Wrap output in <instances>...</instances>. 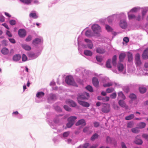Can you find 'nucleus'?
I'll return each instance as SVG.
<instances>
[{"label": "nucleus", "mask_w": 148, "mask_h": 148, "mask_svg": "<svg viewBox=\"0 0 148 148\" xmlns=\"http://www.w3.org/2000/svg\"><path fill=\"white\" fill-rule=\"evenodd\" d=\"M89 97V95L87 92H85L81 94H79L77 98L78 103L83 106L88 107L89 106V104L86 102L82 100L87 99Z\"/></svg>", "instance_id": "obj_1"}, {"label": "nucleus", "mask_w": 148, "mask_h": 148, "mask_svg": "<svg viewBox=\"0 0 148 148\" xmlns=\"http://www.w3.org/2000/svg\"><path fill=\"white\" fill-rule=\"evenodd\" d=\"M42 47H40L36 50L35 53L30 51L28 53V56L32 59H34L37 58L41 53Z\"/></svg>", "instance_id": "obj_2"}, {"label": "nucleus", "mask_w": 148, "mask_h": 148, "mask_svg": "<svg viewBox=\"0 0 148 148\" xmlns=\"http://www.w3.org/2000/svg\"><path fill=\"white\" fill-rule=\"evenodd\" d=\"M65 81L66 84L68 85L77 86V84L75 82L73 77L71 76H66V77Z\"/></svg>", "instance_id": "obj_3"}, {"label": "nucleus", "mask_w": 148, "mask_h": 148, "mask_svg": "<svg viewBox=\"0 0 148 148\" xmlns=\"http://www.w3.org/2000/svg\"><path fill=\"white\" fill-rule=\"evenodd\" d=\"M91 29L95 35H99L101 31L100 26L97 24H94L92 25Z\"/></svg>", "instance_id": "obj_4"}, {"label": "nucleus", "mask_w": 148, "mask_h": 148, "mask_svg": "<svg viewBox=\"0 0 148 148\" xmlns=\"http://www.w3.org/2000/svg\"><path fill=\"white\" fill-rule=\"evenodd\" d=\"M43 39L41 37L34 39L32 41V43L34 45H41L43 42Z\"/></svg>", "instance_id": "obj_5"}, {"label": "nucleus", "mask_w": 148, "mask_h": 148, "mask_svg": "<svg viewBox=\"0 0 148 148\" xmlns=\"http://www.w3.org/2000/svg\"><path fill=\"white\" fill-rule=\"evenodd\" d=\"M45 93L42 92H39L36 94L35 101L37 103H39L42 101L41 98H42L44 95Z\"/></svg>", "instance_id": "obj_6"}, {"label": "nucleus", "mask_w": 148, "mask_h": 148, "mask_svg": "<svg viewBox=\"0 0 148 148\" xmlns=\"http://www.w3.org/2000/svg\"><path fill=\"white\" fill-rule=\"evenodd\" d=\"M110 106L108 103L103 104L101 108V111L105 113H107L110 111Z\"/></svg>", "instance_id": "obj_7"}, {"label": "nucleus", "mask_w": 148, "mask_h": 148, "mask_svg": "<svg viewBox=\"0 0 148 148\" xmlns=\"http://www.w3.org/2000/svg\"><path fill=\"white\" fill-rule=\"evenodd\" d=\"M135 64L137 66L140 67L142 63L140 58V55L139 53L136 54L135 55Z\"/></svg>", "instance_id": "obj_8"}, {"label": "nucleus", "mask_w": 148, "mask_h": 148, "mask_svg": "<svg viewBox=\"0 0 148 148\" xmlns=\"http://www.w3.org/2000/svg\"><path fill=\"white\" fill-rule=\"evenodd\" d=\"M58 118H56L54 119L53 120V122H49V124L52 128L56 129L57 128V126L56 124L58 123Z\"/></svg>", "instance_id": "obj_9"}, {"label": "nucleus", "mask_w": 148, "mask_h": 148, "mask_svg": "<svg viewBox=\"0 0 148 148\" xmlns=\"http://www.w3.org/2000/svg\"><path fill=\"white\" fill-rule=\"evenodd\" d=\"M120 26L122 29H125L127 26V23L125 19H121L119 22Z\"/></svg>", "instance_id": "obj_10"}, {"label": "nucleus", "mask_w": 148, "mask_h": 148, "mask_svg": "<svg viewBox=\"0 0 148 148\" xmlns=\"http://www.w3.org/2000/svg\"><path fill=\"white\" fill-rule=\"evenodd\" d=\"M12 116L13 117L16 118L18 119H21L23 118V115L19 114L17 111L13 112L12 114Z\"/></svg>", "instance_id": "obj_11"}, {"label": "nucleus", "mask_w": 148, "mask_h": 148, "mask_svg": "<svg viewBox=\"0 0 148 148\" xmlns=\"http://www.w3.org/2000/svg\"><path fill=\"white\" fill-rule=\"evenodd\" d=\"M118 15V14H114L108 16L107 18L108 23L110 24L111 23L114 19L117 17Z\"/></svg>", "instance_id": "obj_12"}, {"label": "nucleus", "mask_w": 148, "mask_h": 148, "mask_svg": "<svg viewBox=\"0 0 148 148\" xmlns=\"http://www.w3.org/2000/svg\"><path fill=\"white\" fill-rule=\"evenodd\" d=\"M105 79L106 80V83L105 82L104 80H103V86L104 87H107L111 86L113 84L112 83L110 82H109V79L108 78H106Z\"/></svg>", "instance_id": "obj_13"}, {"label": "nucleus", "mask_w": 148, "mask_h": 148, "mask_svg": "<svg viewBox=\"0 0 148 148\" xmlns=\"http://www.w3.org/2000/svg\"><path fill=\"white\" fill-rule=\"evenodd\" d=\"M84 41L86 43L87 47L90 49H92L93 47V44L92 41L88 39H85Z\"/></svg>", "instance_id": "obj_14"}, {"label": "nucleus", "mask_w": 148, "mask_h": 148, "mask_svg": "<svg viewBox=\"0 0 148 148\" xmlns=\"http://www.w3.org/2000/svg\"><path fill=\"white\" fill-rule=\"evenodd\" d=\"M18 34L20 37H23L26 36V32L24 29H21L18 31Z\"/></svg>", "instance_id": "obj_15"}, {"label": "nucleus", "mask_w": 148, "mask_h": 148, "mask_svg": "<svg viewBox=\"0 0 148 148\" xmlns=\"http://www.w3.org/2000/svg\"><path fill=\"white\" fill-rule=\"evenodd\" d=\"M85 35L88 37H91L95 35L93 32H92L90 29L87 30L85 33Z\"/></svg>", "instance_id": "obj_16"}, {"label": "nucleus", "mask_w": 148, "mask_h": 148, "mask_svg": "<svg viewBox=\"0 0 148 148\" xmlns=\"http://www.w3.org/2000/svg\"><path fill=\"white\" fill-rule=\"evenodd\" d=\"M140 135H138L136 137L135 140L134 141V143L137 145H141L142 144L143 141L140 139L138 138Z\"/></svg>", "instance_id": "obj_17"}, {"label": "nucleus", "mask_w": 148, "mask_h": 148, "mask_svg": "<svg viewBox=\"0 0 148 148\" xmlns=\"http://www.w3.org/2000/svg\"><path fill=\"white\" fill-rule=\"evenodd\" d=\"M30 18H32L34 19L37 18L38 17V15L36 11L32 12L29 15Z\"/></svg>", "instance_id": "obj_18"}, {"label": "nucleus", "mask_w": 148, "mask_h": 148, "mask_svg": "<svg viewBox=\"0 0 148 148\" xmlns=\"http://www.w3.org/2000/svg\"><path fill=\"white\" fill-rule=\"evenodd\" d=\"M141 9H143V10L142 12V18L143 19L144 16L145 15L147 11H148V7H146L141 8Z\"/></svg>", "instance_id": "obj_19"}, {"label": "nucleus", "mask_w": 148, "mask_h": 148, "mask_svg": "<svg viewBox=\"0 0 148 148\" xmlns=\"http://www.w3.org/2000/svg\"><path fill=\"white\" fill-rule=\"evenodd\" d=\"M76 126H79L82 125L83 126H85L86 125V123L85 120L84 119H81L79 120L75 124Z\"/></svg>", "instance_id": "obj_20"}, {"label": "nucleus", "mask_w": 148, "mask_h": 148, "mask_svg": "<svg viewBox=\"0 0 148 148\" xmlns=\"http://www.w3.org/2000/svg\"><path fill=\"white\" fill-rule=\"evenodd\" d=\"M67 103L72 107H75L76 106V104L73 101L70 99H68L66 101Z\"/></svg>", "instance_id": "obj_21"}, {"label": "nucleus", "mask_w": 148, "mask_h": 148, "mask_svg": "<svg viewBox=\"0 0 148 148\" xmlns=\"http://www.w3.org/2000/svg\"><path fill=\"white\" fill-rule=\"evenodd\" d=\"M92 82L93 85L96 87L99 86V82L98 79L95 77H94L92 79Z\"/></svg>", "instance_id": "obj_22"}, {"label": "nucleus", "mask_w": 148, "mask_h": 148, "mask_svg": "<svg viewBox=\"0 0 148 148\" xmlns=\"http://www.w3.org/2000/svg\"><path fill=\"white\" fill-rule=\"evenodd\" d=\"M142 57L143 59L148 58V48H147L144 51L142 55Z\"/></svg>", "instance_id": "obj_23"}, {"label": "nucleus", "mask_w": 148, "mask_h": 148, "mask_svg": "<svg viewBox=\"0 0 148 148\" xmlns=\"http://www.w3.org/2000/svg\"><path fill=\"white\" fill-rule=\"evenodd\" d=\"M21 58V56L19 54L14 55L13 57V60L14 61H17L20 60Z\"/></svg>", "instance_id": "obj_24"}, {"label": "nucleus", "mask_w": 148, "mask_h": 148, "mask_svg": "<svg viewBox=\"0 0 148 148\" xmlns=\"http://www.w3.org/2000/svg\"><path fill=\"white\" fill-rule=\"evenodd\" d=\"M96 52L99 53L103 54L105 52V51L104 49L100 47H99L97 48Z\"/></svg>", "instance_id": "obj_25"}, {"label": "nucleus", "mask_w": 148, "mask_h": 148, "mask_svg": "<svg viewBox=\"0 0 148 148\" xmlns=\"http://www.w3.org/2000/svg\"><path fill=\"white\" fill-rule=\"evenodd\" d=\"M140 9L141 8L140 7H135L131 9L129 12H136L140 10Z\"/></svg>", "instance_id": "obj_26"}, {"label": "nucleus", "mask_w": 148, "mask_h": 148, "mask_svg": "<svg viewBox=\"0 0 148 148\" xmlns=\"http://www.w3.org/2000/svg\"><path fill=\"white\" fill-rule=\"evenodd\" d=\"M118 103L119 105L122 107L127 108V107L125 103L123 100H120L119 101Z\"/></svg>", "instance_id": "obj_27"}, {"label": "nucleus", "mask_w": 148, "mask_h": 148, "mask_svg": "<svg viewBox=\"0 0 148 148\" xmlns=\"http://www.w3.org/2000/svg\"><path fill=\"white\" fill-rule=\"evenodd\" d=\"M77 118V117L75 116H72L68 119V121H69L72 123H73L74 124L75 121Z\"/></svg>", "instance_id": "obj_28"}, {"label": "nucleus", "mask_w": 148, "mask_h": 148, "mask_svg": "<svg viewBox=\"0 0 148 148\" xmlns=\"http://www.w3.org/2000/svg\"><path fill=\"white\" fill-rule=\"evenodd\" d=\"M22 47L26 50L29 51L31 49L30 46L26 44H22L21 45Z\"/></svg>", "instance_id": "obj_29"}, {"label": "nucleus", "mask_w": 148, "mask_h": 148, "mask_svg": "<svg viewBox=\"0 0 148 148\" xmlns=\"http://www.w3.org/2000/svg\"><path fill=\"white\" fill-rule=\"evenodd\" d=\"M1 52L3 55H6L9 53V50L7 48L4 47L1 49Z\"/></svg>", "instance_id": "obj_30"}, {"label": "nucleus", "mask_w": 148, "mask_h": 148, "mask_svg": "<svg viewBox=\"0 0 148 148\" xmlns=\"http://www.w3.org/2000/svg\"><path fill=\"white\" fill-rule=\"evenodd\" d=\"M139 90L140 93H144L147 90L146 88L143 86H140L139 88Z\"/></svg>", "instance_id": "obj_31"}, {"label": "nucleus", "mask_w": 148, "mask_h": 148, "mask_svg": "<svg viewBox=\"0 0 148 148\" xmlns=\"http://www.w3.org/2000/svg\"><path fill=\"white\" fill-rule=\"evenodd\" d=\"M84 54L86 56H91L92 54V53L90 50H85L84 51Z\"/></svg>", "instance_id": "obj_32"}, {"label": "nucleus", "mask_w": 148, "mask_h": 148, "mask_svg": "<svg viewBox=\"0 0 148 148\" xmlns=\"http://www.w3.org/2000/svg\"><path fill=\"white\" fill-rule=\"evenodd\" d=\"M130 12H129L127 13L129 20L135 19L136 18V16L134 14H130Z\"/></svg>", "instance_id": "obj_33"}, {"label": "nucleus", "mask_w": 148, "mask_h": 148, "mask_svg": "<svg viewBox=\"0 0 148 148\" xmlns=\"http://www.w3.org/2000/svg\"><path fill=\"white\" fill-rule=\"evenodd\" d=\"M137 126L140 129L143 128L146 126V123L144 122H141L138 124Z\"/></svg>", "instance_id": "obj_34"}, {"label": "nucleus", "mask_w": 148, "mask_h": 148, "mask_svg": "<svg viewBox=\"0 0 148 148\" xmlns=\"http://www.w3.org/2000/svg\"><path fill=\"white\" fill-rule=\"evenodd\" d=\"M118 97L119 98L122 99H125V96L121 91L120 92L118 93Z\"/></svg>", "instance_id": "obj_35"}, {"label": "nucleus", "mask_w": 148, "mask_h": 148, "mask_svg": "<svg viewBox=\"0 0 148 148\" xmlns=\"http://www.w3.org/2000/svg\"><path fill=\"white\" fill-rule=\"evenodd\" d=\"M126 55L124 53L120 54L119 56V58L120 62H122L125 58Z\"/></svg>", "instance_id": "obj_36"}, {"label": "nucleus", "mask_w": 148, "mask_h": 148, "mask_svg": "<svg viewBox=\"0 0 148 148\" xmlns=\"http://www.w3.org/2000/svg\"><path fill=\"white\" fill-rule=\"evenodd\" d=\"M117 68L119 71H123L124 69V67L123 64L120 63H119L117 65Z\"/></svg>", "instance_id": "obj_37"}, {"label": "nucleus", "mask_w": 148, "mask_h": 148, "mask_svg": "<svg viewBox=\"0 0 148 148\" xmlns=\"http://www.w3.org/2000/svg\"><path fill=\"white\" fill-rule=\"evenodd\" d=\"M134 117V115L133 114H130L125 117V119L126 120H129L133 119Z\"/></svg>", "instance_id": "obj_38"}, {"label": "nucleus", "mask_w": 148, "mask_h": 148, "mask_svg": "<svg viewBox=\"0 0 148 148\" xmlns=\"http://www.w3.org/2000/svg\"><path fill=\"white\" fill-rule=\"evenodd\" d=\"M56 98V96L55 95L53 94H51L49 95L48 98V99L54 100H55Z\"/></svg>", "instance_id": "obj_39"}, {"label": "nucleus", "mask_w": 148, "mask_h": 148, "mask_svg": "<svg viewBox=\"0 0 148 148\" xmlns=\"http://www.w3.org/2000/svg\"><path fill=\"white\" fill-rule=\"evenodd\" d=\"M111 60L110 59H109L106 62V67L108 68H111Z\"/></svg>", "instance_id": "obj_40"}, {"label": "nucleus", "mask_w": 148, "mask_h": 148, "mask_svg": "<svg viewBox=\"0 0 148 148\" xmlns=\"http://www.w3.org/2000/svg\"><path fill=\"white\" fill-rule=\"evenodd\" d=\"M70 132L69 131L65 132L63 133L62 136H61V137L62 138H65L68 136Z\"/></svg>", "instance_id": "obj_41"}, {"label": "nucleus", "mask_w": 148, "mask_h": 148, "mask_svg": "<svg viewBox=\"0 0 148 148\" xmlns=\"http://www.w3.org/2000/svg\"><path fill=\"white\" fill-rule=\"evenodd\" d=\"M116 55H114L112 58V62L113 65L114 66L116 65Z\"/></svg>", "instance_id": "obj_42"}, {"label": "nucleus", "mask_w": 148, "mask_h": 148, "mask_svg": "<svg viewBox=\"0 0 148 148\" xmlns=\"http://www.w3.org/2000/svg\"><path fill=\"white\" fill-rule=\"evenodd\" d=\"M132 132L134 133L137 134L139 132V130L138 127H136L133 128L131 130Z\"/></svg>", "instance_id": "obj_43"}, {"label": "nucleus", "mask_w": 148, "mask_h": 148, "mask_svg": "<svg viewBox=\"0 0 148 148\" xmlns=\"http://www.w3.org/2000/svg\"><path fill=\"white\" fill-rule=\"evenodd\" d=\"M99 136L97 133L94 134L91 137L90 139L92 141H94L95 139L97 138Z\"/></svg>", "instance_id": "obj_44"}, {"label": "nucleus", "mask_w": 148, "mask_h": 148, "mask_svg": "<svg viewBox=\"0 0 148 148\" xmlns=\"http://www.w3.org/2000/svg\"><path fill=\"white\" fill-rule=\"evenodd\" d=\"M114 91V88H113L111 87L108 88L106 90V92L108 93H110L113 92Z\"/></svg>", "instance_id": "obj_45"}, {"label": "nucleus", "mask_w": 148, "mask_h": 148, "mask_svg": "<svg viewBox=\"0 0 148 148\" xmlns=\"http://www.w3.org/2000/svg\"><path fill=\"white\" fill-rule=\"evenodd\" d=\"M20 1L21 2L27 4H30L31 2V0H20Z\"/></svg>", "instance_id": "obj_46"}, {"label": "nucleus", "mask_w": 148, "mask_h": 148, "mask_svg": "<svg viewBox=\"0 0 148 148\" xmlns=\"http://www.w3.org/2000/svg\"><path fill=\"white\" fill-rule=\"evenodd\" d=\"M129 97L132 100H134L136 98V95L133 93L130 94Z\"/></svg>", "instance_id": "obj_47"}, {"label": "nucleus", "mask_w": 148, "mask_h": 148, "mask_svg": "<svg viewBox=\"0 0 148 148\" xmlns=\"http://www.w3.org/2000/svg\"><path fill=\"white\" fill-rule=\"evenodd\" d=\"M83 70V69L81 68H77L76 70V73L80 74V73H82Z\"/></svg>", "instance_id": "obj_48"}, {"label": "nucleus", "mask_w": 148, "mask_h": 148, "mask_svg": "<svg viewBox=\"0 0 148 148\" xmlns=\"http://www.w3.org/2000/svg\"><path fill=\"white\" fill-rule=\"evenodd\" d=\"M89 144L88 143H85L82 146L81 145L79 146V148H81L82 147V148H87L89 146Z\"/></svg>", "instance_id": "obj_49"}, {"label": "nucleus", "mask_w": 148, "mask_h": 148, "mask_svg": "<svg viewBox=\"0 0 148 148\" xmlns=\"http://www.w3.org/2000/svg\"><path fill=\"white\" fill-rule=\"evenodd\" d=\"M86 89L90 92H92L93 89L92 87L90 85H88L86 87Z\"/></svg>", "instance_id": "obj_50"}, {"label": "nucleus", "mask_w": 148, "mask_h": 148, "mask_svg": "<svg viewBox=\"0 0 148 148\" xmlns=\"http://www.w3.org/2000/svg\"><path fill=\"white\" fill-rule=\"evenodd\" d=\"M106 30L108 32H112V28L108 25H106Z\"/></svg>", "instance_id": "obj_51"}, {"label": "nucleus", "mask_w": 148, "mask_h": 148, "mask_svg": "<svg viewBox=\"0 0 148 148\" xmlns=\"http://www.w3.org/2000/svg\"><path fill=\"white\" fill-rule=\"evenodd\" d=\"M106 140L107 143L110 144L112 143V140L110 137L108 136L106 138Z\"/></svg>", "instance_id": "obj_52"}, {"label": "nucleus", "mask_w": 148, "mask_h": 148, "mask_svg": "<svg viewBox=\"0 0 148 148\" xmlns=\"http://www.w3.org/2000/svg\"><path fill=\"white\" fill-rule=\"evenodd\" d=\"M74 124L73 123H72L69 121H68V123L66 124V126L68 128L71 127Z\"/></svg>", "instance_id": "obj_53"}, {"label": "nucleus", "mask_w": 148, "mask_h": 148, "mask_svg": "<svg viewBox=\"0 0 148 148\" xmlns=\"http://www.w3.org/2000/svg\"><path fill=\"white\" fill-rule=\"evenodd\" d=\"M27 56L24 54H23L22 56V60L23 62H25L27 60Z\"/></svg>", "instance_id": "obj_54"}, {"label": "nucleus", "mask_w": 148, "mask_h": 148, "mask_svg": "<svg viewBox=\"0 0 148 148\" xmlns=\"http://www.w3.org/2000/svg\"><path fill=\"white\" fill-rule=\"evenodd\" d=\"M64 108L67 111H71V109L67 105H64Z\"/></svg>", "instance_id": "obj_55"}, {"label": "nucleus", "mask_w": 148, "mask_h": 148, "mask_svg": "<svg viewBox=\"0 0 148 148\" xmlns=\"http://www.w3.org/2000/svg\"><path fill=\"white\" fill-rule=\"evenodd\" d=\"M9 23L12 25H15L16 23V21L14 20H11L9 21Z\"/></svg>", "instance_id": "obj_56"}, {"label": "nucleus", "mask_w": 148, "mask_h": 148, "mask_svg": "<svg viewBox=\"0 0 148 148\" xmlns=\"http://www.w3.org/2000/svg\"><path fill=\"white\" fill-rule=\"evenodd\" d=\"M133 123L132 122H130L128 123L127 124V127L128 128H131L133 127Z\"/></svg>", "instance_id": "obj_57"}, {"label": "nucleus", "mask_w": 148, "mask_h": 148, "mask_svg": "<svg viewBox=\"0 0 148 148\" xmlns=\"http://www.w3.org/2000/svg\"><path fill=\"white\" fill-rule=\"evenodd\" d=\"M97 60L99 62H101L102 60V58L100 56H97L96 57Z\"/></svg>", "instance_id": "obj_58"}, {"label": "nucleus", "mask_w": 148, "mask_h": 148, "mask_svg": "<svg viewBox=\"0 0 148 148\" xmlns=\"http://www.w3.org/2000/svg\"><path fill=\"white\" fill-rule=\"evenodd\" d=\"M116 96V93L115 92H114L110 95V97L112 99H114Z\"/></svg>", "instance_id": "obj_59"}, {"label": "nucleus", "mask_w": 148, "mask_h": 148, "mask_svg": "<svg viewBox=\"0 0 148 148\" xmlns=\"http://www.w3.org/2000/svg\"><path fill=\"white\" fill-rule=\"evenodd\" d=\"M32 38V36L31 35H29L28 36L26 39V41L27 42L31 40Z\"/></svg>", "instance_id": "obj_60"}, {"label": "nucleus", "mask_w": 148, "mask_h": 148, "mask_svg": "<svg viewBox=\"0 0 148 148\" xmlns=\"http://www.w3.org/2000/svg\"><path fill=\"white\" fill-rule=\"evenodd\" d=\"M142 137L148 141V134H144L142 135Z\"/></svg>", "instance_id": "obj_61"}, {"label": "nucleus", "mask_w": 148, "mask_h": 148, "mask_svg": "<svg viewBox=\"0 0 148 148\" xmlns=\"http://www.w3.org/2000/svg\"><path fill=\"white\" fill-rule=\"evenodd\" d=\"M128 61L131 62L132 60V55H128Z\"/></svg>", "instance_id": "obj_62"}, {"label": "nucleus", "mask_w": 148, "mask_h": 148, "mask_svg": "<svg viewBox=\"0 0 148 148\" xmlns=\"http://www.w3.org/2000/svg\"><path fill=\"white\" fill-rule=\"evenodd\" d=\"M89 130L88 127H86L84 129L83 131L85 133H88Z\"/></svg>", "instance_id": "obj_63"}, {"label": "nucleus", "mask_w": 148, "mask_h": 148, "mask_svg": "<svg viewBox=\"0 0 148 148\" xmlns=\"http://www.w3.org/2000/svg\"><path fill=\"white\" fill-rule=\"evenodd\" d=\"M123 40L126 43H127L129 42V39L127 37H125L123 38Z\"/></svg>", "instance_id": "obj_64"}]
</instances>
